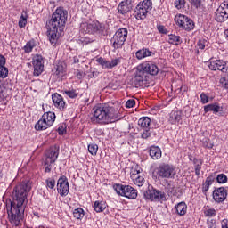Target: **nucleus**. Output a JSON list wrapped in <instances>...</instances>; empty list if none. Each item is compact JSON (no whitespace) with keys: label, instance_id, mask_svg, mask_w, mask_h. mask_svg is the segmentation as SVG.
<instances>
[{"label":"nucleus","instance_id":"nucleus-1","mask_svg":"<svg viewBox=\"0 0 228 228\" xmlns=\"http://www.w3.org/2000/svg\"><path fill=\"white\" fill-rule=\"evenodd\" d=\"M31 191V181L25 180L18 183L12 194V201L10 209L7 210L9 222L16 227L20 225L24 216V211L28 206V193Z\"/></svg>","mask_w":228,"mask_h":228},{"label":"nucleus","instance_id":"nucleus-2","mask_svg":"<svg viewBox=\"0 0 228 228\" xmlns=\"http://www.w3.org/2000/svg\"><path fill=\"white\" fill-rule=\"evenodd\" d=\"M68 17L69 12H67L63 7H58L52 14V18L47 23L50 29L48 35L51 44H56L58 35H61V33H63Z\"/></svg>","mask_w":228,"mask_h":228},{"label":"nucleus","instance_id":"nucleus-3","mask_svg":"<svg viewBox=\"0 0 228 228\" xmlns=\"http://www.w3.org/2000/svg\"><path fill=\"white\" fill-rule=\"evenodd\" d=\"M94 113L90 118L92 124H100V126H106L108 124H113L119 120L118 114L115 112V108L102 103L100 106L94 109Z\"/></svg>","mask_w":228,"mask_h":228},{"label":"nucleus","instance_id":"nucleus-4","mask_svg":"<svg viewBox=\"0 0 228 228\" xmlns=\"http://www.w3.org/2000/svg\"><path fill=\"white\" fill-rule=\"evenodd\" d=\"M54 120H56V114L54 112L48 111L44 113L35 125L36 131H45V129H49L54 124Z\"/></svg>","mask_w":228,"mask_h":228},{"label":"nucleus","instance_id":"nucleus-5","mask_svg":"<svg viewBox=\"0 0 228 228\" xmlns=\"http://www.w3.org/2000/svg\"><path fill=\"white\" fill-rule=\"evenodd\" d=\"M113 189L118 195H120L121 197H126V199H130L131 200L138 197V191H136V189L133 188L131 185L115 183L113 185Z\"/></svg>","mask_w":228,"mask_h":228},{"label":"nucleus","instance_id":"nucleus-6","mask_svg":"<svg viewBox=\"0 0 228 228\" xmlns=\"http://www.w3.org/2000/svg\"><path fill=\"white\" fill-rule=\"evenodd\" d=\"M157 175L161 179H173L175 176V167L170 164H160L157 167Z\"/></svg>","mask_w":228,"mask_h":228},{"label":"nucleus","instance_id":"nucleus-7","mask_svg":"<svg viewBox=\"0 0 228 228\" xmlns=\"http://www.w3.org/2000/svg\"><path fill=\"white\" fill-rule=\"evenodd\" d=\"M58 156H60V146H53L51 147L45 153V158L43 159L42 165L44 166H51L53 163H56V159H58Z\"/></svg>","mask_w":228,"mask_h":228},{"label":"nucleus","instance_id":"nucleus-8","mask_svg":"<svg viewBox=\"0 0 228 228\" xmlns=\"http://www.w3.org/2000/svg\"><path fill=\"white\" fill-rule=\"evenodd\" d=\"M175 20L179 28L185 31H192L195 28V22L186 15L180 14Z\"/></svg>","mask_w":228,"mask_h":228},{"label":"nucleus","instance_id":"nucleus-9","mask_svg":"<svg viewBox=\"0 0 228 228\" xmlns=\"http://www.w3.org/2000/svg\"><path fill=\"white\" fill-rule=\"evenodd\" d=\"M144 198L148 200H155L156 202H159V200H167L165 192L154 189L152 185L148 186V190L144 192Z\"/></svg>","mask_w":228,"mask_h":228},{"label":"nucleus","instance_id":"nucleus-10","mask_svg":"<svg viewBox=\"0 0 228 228\" xmlns=\"http://www.w3.org/2000/svg\"><path fill=\"white\" fill-rule=\"evenodd\" d=\"M228 19V2L224 1L215 12L216 22H225Z\"/></svg>","mask_w":228,"mask_h":228},{"label":"nucleus","instance_id":"nucleus-11","mask_svg":"<svg viewBox=\"0 0 228 228\" xmlns=\"http://www.w3.org/2000/svg\"><path fill=\"white\" fill-rule=\"evenodd\" d=\"M80 28L81 31L89 35H94V33H97L99 31H104L102 24L95 21H93L92 23H82Z\"/></svg>","mask_w":228,"mask_h":228},{"label":"nucleus","instance_id":"nucleus-12","mask_svg":"<svg viewBox=\"0 0 228 228\" xmlns=\"http://www.w3.org/2000/svg\"><path fill=\"white\" fill-rule=\"evenodd\" d=\"M141 70L144 74H149L150 76H158L159 74V68L156 63L152 61H146L141 64Z\"/></svg>","mask_w":228,"mask_h":228},{"label":"nucleus","instance_id":"nucleus-13","mask_svg":"<svg viewBox=\"0 0 228 228\" xmlns=\"http://www.w3.org/2000/svg\"><path fill=\"white\" fill-rule=\"evenodd\" d=\"M57 191L61 193V197L69 195V179H67V176L62 175L58 179Z\"/></svg>","mask_w":228,"mask_h":228},{"label":"nucleus","instance_id":"nucleus-14","mask_svg":"<svg viewBox=\"0 0 228 228\" xmlns=\"http://www.w3.org/2000/svg\"><path fill=\"white\" fill-rule=\"evenodd\" d=\"M208 68L210 69V70H219L220 72L225 74L228 72V61H224L222 60L212 61L209 62Z\"/></svg>","mask_w":228,"mask_h":228},{"label":"nucleus","instance_id":"nucleus-15","mask_svg":"<svg viewBox=\"0 0 228 228\" xmlns=\"http://www.w3.org/2000/svg\"><path fill=\"white\" fill-rule=\"evenodd\" d=\"M227 189H225L224 187L215 188L213 191V199L215 202L220 204V202H224V200L227 199Z\"/></svg>","mask_w":228,"mask_h":228},{"label":"nucleus","instance_id":"nucleus-16","mask_svg":"<svg viewBox=\"0 0 228 228\" xmlns=\"http://www.w3.org/2000/svg\"><path fill=\"white\" fill-rule=\"evenodd\" d=\"M34 76H40L44 72V58L42 55H37L33 61Z\"/></svg>","mask_w":228,"mask_h":228},{"label":"nucleus","instance_id":"nucleus-17","mask_svg":"<svg viewBox=\"0 0 228 228\" xmlns=\"http://www.w3.org/2000/svg\"><path fill=\"white\" fill-rule=\"evenodd\" d=\"M188 211V205L184 201L177 203L172 208V215H177L178 216H184Z\"/></svg>","mask_w":228,"mask_h":228},{"label":"nucleus","instance_id":"nucleus-18","mask_svg":"<svg viewBox=\"0 0 228 228\" xmlns=\"http://www.w3.org/2000/svg\"><path fill=\"white\" fill-rule=\"evenodd\" d=\"M52 101L55 108H59L61 111H63V110H65V101L63 100V96H61L60 94H53L52 95Z\"/></svg>","mask_w":228,"mask_h":228},{"label":"nucleus","instance_id":"nucleus-19","mask_svg":"<svg viewBox=\"0 0 228 228\" xmlns=\"http://www.w3.org/2000/svg\"><path fill=\"white\" fill-rule=\"evenodd\" d=\"M148 13L149 12L146 9H143L140 4H137L134 12V17H135L137 20H143L144 19H147Z\"/></svg>","mask_w":228,"mask_h":228},{"label":"nucleus","instance_id":"nucleus-20","mask_svg":"<svg viewBox=\"0 0 228 228\" xmlns=\"http://www.w3.org/2000/svg\"><path fill=\"white\" fill-rule=\"evenodd\" d=\"M145 81V76H143V71L140 70L136 73L135 77L132 80V85L135 88H140L143 86V82Z\"/></svg>","mask_w":228,"mask_h":228},{"label":"nucleus","instance_id":"nucleus-21","mask_svg":"<svg viewBox=\"0 0 228 228\" xmlns=\"http://www.w3.org/2000/svg\"><path fill=\"white\" fill-rule=\"evenodd\" d=\"M132 10L133 4L129 1L121 2L118 6V12L121 13V15H126V13H128V12H131Z\"/></svg>","mask_w":228,"mask_h":228},{"label":"nucleus","instance_id":"nucleus-22","mask_svg":"<svg viewBox=\"0 0 228 228\" xmlns=\"http://www.w3.org/2000/svg\"><path fill=\"white\" fill-rule=\"evenodd\" d=\"M169 122L175 126L176 124H179L183 120V111L177 110L171 112L169 115Z\"/></svg>","mask_w":228,"mask_h":228},{"label":"nucleus","instance_id":"nucleus-23","mask_svg":"<svg viewBox=\"0 0 228 228\" xmlns=\"http://www.w3.org/2000/svg\"><path fill=\"white\" fill-rule=\"evenodd\" d=\"M204 111H205V113L213 111V113L215 115H216V113H220V111H224V107L220 106V104H218V102H215V103L206 105L204 107Z\"/></svg>","mask_w":228,"mask_h":228},{"label":"nucleus","instance_id":"nucleus-24","mask_svg":"<svg viewBox=\"0 0 228 228\" xmlns=\"http://www.w3.org/2000/svg\"><path fill=\"white\" fill-rule=\"evenodd\" d=\"M149 56H154V53L150 51L149 48H142L135 53L137 60H143V58H147Z\"/></svg>","mask_w":228,"mask_h":228},{"label":"nucleus","instance_id":"nucleus-25","mask_svg":"<svg viewBox=\"0 0 228 228\" xmlns=\"http://www.w3.org/2000/svg\"><path fill=\"white\" fill-rule=\"evenodd\" d=\"M149 154L153 159H159V158H161V148L158 146H151Z\"/></svg>","mask_w":228,"mask_h":228},{"label":"nucleus","instance_id":"nucleus-26","mask_svg":"<svg viewBox=\"0 0 228 228\" xmlns=\"http://www.w3.org/2000/svg\"><path fill=\"white\" fill-rule=\"evenodd\" d=\"M151 122V118L142 117L138 120V125L142 127V129H150Z\"/></svg>","mask_w":228,"mask_h":228},{"label":"nucleus","instance_id":"nucleus-27","mask_svg":"<svg viewBox=\"0 0 228 228\" xmlns=\"http://www.w3.org/2000/svg\"><path fill=\"white\" fill-rule=\"evenodd\" d=\"M127 35H128L127 28H119L115 33L114 37H116V38H119L120 40H123L124 42H126V40H127Z\"/></svg>","mask_w":228,"mask_h":228},{"label":"nucleus","instance_id":"nucleus-28","mask_svg":"<svg viewBox=\"0 0 228 228\" xmlns=\"http://www.w3.org/2000/svg\"><path fill=\"white\" fill-rule=\"evenodd\" d=\"M213 183H215V178L213 177V175L208 176L206 178V181L203 183V187H202L203 193H208V191H209V186H211Z\"/></svg>","mask_w":228,"mask_h":228},{"label":"nucleus","instance_id":"nucleus-29","mask_svg":"<svg viewBox=\"0 0 228 228\" xmlns=\"http://www.w3.org/2000/svg\"><path fill=\"white\" fill-rule=\"evenodd\" d=\"M111 43H112V47L114 49H122V47L124 46V44H126V41L113 36V37L111 38Z\"/></svg>","mask_w":228,"mask_h":228},{"label":"nucleus","instance_id":"nucleus-30","mask_svg":"<svg viewBox=\"0 0 228 228\" xmlns=\"http://www.w3.org/2000/svg\"><path fill=\"white\" fill-rule=\"evenodd\" d=\"M104 209H106V202L104 201L94 202V211H96V213H102Z\"/></svg>","mask_w":228,"mask_h":228},{"label":"nucleus","instance_id":"nucleus-31","mask_svg":"<svg viewBox=\"0 0 228 228\" xmlns=\"http://www.w3.org/2000/svg\"><path fill=\"white\" fill-rule=\"evenodd\" d=\"M139 174L140 171H136V174H134V184H136L137 186H143L145 183V178H143V176H141Z\"/></svg>","mask_w":228,"mask_h":228},{"label":"nucleus","instance_id":"nucleus-32","mask_svg":"<svg viewBox=\"0 0 228 228\" xmlns=\"http://www.w3.org/2000/svg\"><path fill=\"white\" fill-rule=\"evenodd\" d=\"M139 6H142L144 10L148 11V12L152 10V0H143L142 2H140Z\"/></svg>","mask_w":228,"mask_h":228},{"label":"nucleus","instance_id":"nucleus-33","mask_svg":"<svg viewBox=\"0 0 228 228\" xmlns=\"http://www.w3.org/2000/svg\"><path fill=\"white\" fill-rule=\"evenodd\" d=\"M73 216L77 220H81V218H83V216H85V210H83V208H76L73 211Z\"/></svg>","mask_w":228,"mask_h":228},{"label":"nucleus","instance_id":"nucleus-34","mask_svg":"<svg viewBox=\"0 0 228 228\" xmlns=\"http://www.w3.org/2000/svg\"><path fill=\"white\" fill-rule=\"evenodd\" d=\"M200 142L202 143V147H204L205 149H212L213 147H215V144L208 138L204 137L200 140Z\"/></svg>","mask_w":228,"mask_h":228},{"label":"nucleus","instance_id":"nucleus-35","mask_svg":"<svg viewBox=\"0 0 228 228\" xmlns=\"http://www.w3.org/2000/svg\"><path fill=\"white\" fill-rule=\"evenodd\" d=\"M168 40L169 44H172L173 45H178V42H181V37L171 34L168 36Z\"/></svg>","mask_w":228,"mask_h":228},{"label":"nucleus","instance_id":"nucleus-36","mask_svg":"<svg viewBox=\"0 0 228 228\" xmlns=\"http://www.w3.org/2000/svg\"><path fill=\"white\" fill-rule=\"evenodd\" d=\"M64 94L69 97V99H76L79 95V92L76 89L66 90Z\"/></svg>","mask_w":228,"mask_h":228},{"label":"nucleus","instance_id":"nucleus-37","mask_svg":"<svg viewBox=\"0 0 228 228\" xmlns=\"http://www.w3.org/2000/svg\"><path fill=\"white\" fill-rule=\"evenodd\" d=\"M174 6L176 10H184L186 6V0H175Z\"/></svg>","mask_w":228,"mask_h":228},{"label":"nucleus","instance_id":"nucleus-38","mask_svg":"<svg viewBox=\"0 0 228 228\" xmlns=\"http://www.w3.org/2000/svg\"><path fill=\"white\" fill-rule=\"evenodd\" d=\"M26 24H28V14L25 12V15L21 14L20 17L18 26L19 28H26Z\"/></svg>","mask_w":228,"mask_h":228},{"label":"nucleus","instance_id":"nucleus-39","mask_svg":"<svg viewBox=\"0 0 228 228\" xmlns=\"http://www.w3.org/2000/svg\"><path fill=\"white\" fill-rule=\"evenodd\" d=\"M96 62L102 67V69H110V61L105 60L104 58L96 59Z\"/></svg>","mask_w":228,"mask_h":228},{"label":"nucleus","instance_id":"nucleus-40","mask_svg":"<svg viewBox=\"0 0 228 228\" xmlns=\"http://www.w3.org/2000/svg\"><path fill=\"white\" fill-rule=\"evenodd\" d=\"M97 151H99V146L95 143H91L88 145V151L92 156H97Z\"/></svg>","mask_w":228,"mask_h":228},{"label":"nucleus","instance_id":"nucleus-41","mask_svg":"<svg viewBox=\"0 0 228 228\" xmlns=\"http://www.w3.org/2000/svg\"><path fill=\"white\" fill-rule=\"evenodd\" d=\"M4 90H6V88L0 84V102L6 105V94L4 93Z\"/></svg>","mask_w":228,"mask_h":228},{"label":"nucleus","instance_id":"nucleus-42","mask_svg":"<svg viewBox=\"0 0 228 228\" xmlns=\"http://www.w3.org/2000/svg\"><path fill=\"white\" fill-rule=\"evenodd\" d=\"M8 68L0 66V79H6L8 77Z\"/></svg>","mask_w":228,"mask_h":228},{"label":"nucleus","instance_id":"nucleus-43","mask_svg":"<svg viewBox=\"0 0 228 228\" xmlns=\"http://www.w3.org/2000/svg\"><path fill=\"white\" fill-rule=\"evenodd\" d=\"M35 41H28L26 45L24 46L25 53H31L33 51V48L35 47Z\"/></svg>","mask_w":228,"mask_h":228},{"label":"nucleus","instance_id":"nucleus-44","mask_svg":"<svg viewBox=\"0 0 228 228\" xmlns=\"http://www.w3.org/2000/svg\"><path fill=\"white\" fill-rule=\"evenodd\" d=\"M216 181L219 184H225L227 183V175L225 174H219L216 176Z\"/></svg>","mask_w":228,"mask_h":228},{"label":"nucleus","instance_id":"nucleus-45","mask_svg":"<svg viewBox=\"0 0 228 228\" xmlns=\"http://www.w3.org/2000/svg\"><path fill=\"white\" fill-rule=\"evenodd\" d=\"M46 183V188H49L50 190H54V187L56 186V181L53 178H48L45 181Z\"/></svg>","mask_w":228,"mask_h":228},{"label":"nucleus","instance_id":"nucleus-46","mask_svg":"<svg viewBox=\"0 0 228 228\" xmlns=\"http://www.w3.org/2000/svg\"><path fill=\"white\" fill-rule=\"evenodd\" d=\"M151 128H143L142 133H141V138L147 140V138H151Z\"/></svg>","mask_w":228,"mask_h":228},{"label":"nucleus","instance_id":"nucleus-47","mask_svg":"<svg viewBox=\"0 0 228 228\" xmlns=\"http://www.w3.org/2000/svg\"><path fill=\"white\" fill-rule=\"evenodd\" d=\"M57 133L60 134V136H63V134H67V126L66 125H61L59 126L57 129Z\"/></svg>","mask_w":228,"mask_h":228},{"label":"nucleus","instance_id":"nucleus-48","mask_svg":"<svg viewBox=\"0 0 228 228\" xmlns=\"http://www.w3.org/2000/svg\"><path fill=\"white\" fill-rule=\"evenodd\" d=\"M221 83L225 88V90H228V71H226L225 76L221 78Z\"/></svg>","mask_w":228,"mask_h":228},{"label":"nucleus","instance_id":"nucleus-49","mask_svg":"<svg viewBox=\"0 0 228 228\" xmlns=\"http://www.w3.org/2000/svg\"><path fill=\"white\" fill-rule=\"evenodd\" d=\"M121 58L113 59L111 61H109V69H113V67H117L118 63L121 61Z\"/></svg>","mask_w":228,"mask_h":228},{"label":"nucleus","instance_id":"nucleus-50","mask_svg":"<svg viewBox=\"0 0 228 228\" xmlns=\"http://www.w3.org/2000/svg\"><path fill=\"white\" fill-rule=\"evenodd\" d=\"M191 4L196 8V10H199V8L202 6V0H191Z\"/></svg>","mask_w":228,"mask_h":228},{"label":"nucleus","instance_id":"nucleus-51","mask_svg":"<svg viewBox=\"0 0 228 228\" xmlns=\"http://www.w3.org/2000/svg\"><path fill=\"white\" fill-rule=\"evenodd\" d=\"M205 216H216V210L209 208L204 212Z\"/></svg>","mask_w":228,"mask_h":228},{"label":"nucleus","instance_id":"nucleus-52","mask_svg":"<svg viewBox=\"0 0 228 228\" xmlns=\"http://www.w3.org/2000/svg\"><path fill=\"white\" fill-rule=\"evenodd\" d=\"M200 97L201 99L202 104H208V102H209V97L208 94H206V93H201Z\"/></svg>","mask_w":228,"mask_h":228},{"label":"nucleus","instance_id":"nucleus-53","mask_svg":"<svg viewBox=\"0 0 228 228\" xmlns=\"http://www.w3.org/2000/svg\"><path fill=\"white\" fill-rule=\"evenodd\" d=\"M157 29H158L159 33H161L162 35H167V33H168V30H167L165 26H163V25L157 26Z\"/></svg>","mask_w":228,"mask_h":228},{"label":"nucleus","instance_id":"nucleus-54","mask_svg":"<svg viewBox=\"0 0 228 228\" xmlns=\"http://www.w3.org/2000/svg\"><path fill=\"white\" fill-rule=\"evenodd\" d=\"M136 101L130 99L126 102V108H134Z\"/></svg>","mask_w":228,"mask_h":228},{"label":"nucleus","instance_id":"nucleus-55","mask_svg":"<svg viewBox=\"0 0 228 228\" xmlns=\"http://www.w3.org/2000/svg\"><path fill=\"white\" fill-rule=\"evenodd\" d=\"M208 228H216V222L214 219L207 221Z\"/></svg>","mask_w":228,"mask_h":228},{"label":"nucleus","instance_id":"nucleus-56","mask_svg":"<svg viewBox=\"0 0 228 228\" xmlns=\"http://www.w3.org/2000/svg\"><path fill=\"white\" fill-rule=\"evenodd\" d=\"M199 49H206V41L199 40L197 43Z\"/></svg>","mask_w":228,"mask_h":228},{"label":"nucleus","instance_id":"nucleus-57","mask_svg":"<svg viewBox=\"0 0 228 228\" xmlns=\"http://www.w3.org/2000/svg\"><path fill=\"white\" fill-rule=\"evenodd\" d=\"M6 65V58L0 54V67H4Z\"/></svg>","mask_w":228,"mask_h":228},{"label":"nucleus","instance_id":"nucleus-58","mask_svg":"<svg viewBox=\"0 0 228 228\" xmlns=\"http://www.w3.org/2000/svg\"><path fill=\"white\" fill-rule=\"evenodd\" d=\"M202 163L204 161H200V163L194 165V170H202Z\"/></svg>","mask_w":228,"mask_h":228},{"label":"nucleus","instance_id":"nucleus-59","mask_svg":"<svg viewBox=\"0 0 228 228\" xmlns=\"http://www.w3.org/2000/svg\"><path fill=\"white\" fill-rule=\"evenodd\" d=\"M61 72H63V66H57L56 75L60 76V74H61Z\"/></svg>","mask_w":228,"mask_h":228},{"label":"nucleus","instance_id":"nucleus-60","mask_svg":"<svg viewBox=\"0 0 228 228\" xmlns=\"http://www.w3.org/2000/svg\"><path fill=\"white\" fill-rule=\"evenodd\" d=\"M222 228H228V220L227 219H224L222 221Z\"/></svg>","mask_w":228,"mask_h":228},{"label":"nucleus","instance_id":"nucleus-61","mask_svg":"<svg viewBox=\"0 0 228 228\" xmlns=\"http://www.w3.org/2000/svg\"><path fill=\"white\" fill-rule=\"evenodd\" d=\"M97 76H99V72H97V71H93L92 73H90L89 75H88V77H97Z\"/></svg>","mask_w":228,"mask_h":228},{"label":"nucleus","instance_id":"nucleus-62","mask_svg":"<svg viewBox=\"0 0 228 228\" xmlns=\"http://www.w3.org/2000/svg\"><path fill=\"white\" fill-rule=\"evenodd\" d=\"M84 76H85V73H83L82 71H78L77 73V79H83Z\"/></svg>","mask_w":228,"mask_h":228},{"label":"nucleus","instance_id":"nucleus-63","mask_svg":"<svg viewBox=\"0 0 228 228\" xmlns=\"http://www.w3.org/2000/svg\"><path fill=\"white\" fill-rule=\"evenodd\" d=\"M200 161H203V160H202V159H197V158H194V159H192L193 165H199V163H200Z\"/></svg>","mask_w":228,"mask_h":228},{"label":"nucleus","instance_id":"nucleus-64","mask_svg":"<svg viewBox=\"0 0 228 228\" xmlns=\"http://www.w3.org/2000/svg\"><path fill=\"white\" fill-rule=\"evenodd\" d=\"M51 166H46L45 167V172L46 173V174H49V173H51V167H50Z\"/></svg>","mask_w":228,"mask_h":228}]
</instances>
